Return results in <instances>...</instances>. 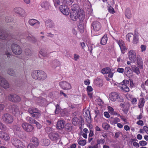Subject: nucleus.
Instances as JSON below:
<instances>
[{"label":"nucleus","mask_w":148,"mask_h":148,"mask_svg":"<svg viewBox=\"0 0 148 148\" xmlns=\"http://www.w3.org/2000/svg\"><path fill=\"white\" fill-rule=\"evenodd\" d=\"M8 74L10 75L14 76L15 75L14 71L11 69H9L8 71Z\"/></svg>","instance_id":"51"},{"label":"nucleus","mask_w":148,"mask_h":148,"mask_svg":"<svg viewBox=\"0 0 148 148\" xmlns=\"http://www.w3.org/2000/svg\"><path fill=\"white\" fill-rule=\"evenodd\" d=\"M110 123L112 125L117 124L118 122H120V120L118 117L113 118L111 117L110 119Z\"/></svg>","instance_id":"26"},{"label":"nucleus","mask_w":148,"mask_h":148,"mask_svg":"<svg viewBox=\"0 0 148 148\" xmlns=\"http://www.w3.org/2000/svg\"><path fill=\"white\" fill-rule=\"evenodd\" d=\"M53 1L55 5H59L60 4V1L59 0H53Z\"/></svg>","instance_id":"60"},{"label":"nucleus","mask_w":148,"mask_h":148,"mask_svg":"<svg viewBox=\"0 0 148 148\" xmlns=\"http://www.w3.org/2000/svg\"><path fill=\"white\" fill-rule=\"evenodd\" d=\"M40 53L42 56L46 57L47 55V52H46L45 50L44 49H41L40 51Z\"/></svg>","instance_id":"54"},{"label":"nucleus","mask_w":148,"mask_h":148,"mask_svg":"<svg viewBox=\"0 0 148 148\" xmlns=\"http://www.w3.org/2000/svg\"><path fill=\"white\" fill-rule=\"evenodd\" d=\"M108 109L109 112L112 115H118V114L115 111H114V109L110 106L108 107Z\"/></svg>","instance_id":"33"},{"label":"nucleus","mask_w":148,"mask_h":148,"mask_svg":"<svg viewBox=\"0 0 148 148\" xmlns=\"http://www.w3.org/2000/svg\"><path fill=\"white\" fill-rule=\"evenodd\" d=\"M125 15L126 17L128 19L131 18L132 17V13L131 11L129 8L126 9L125 12Z\"/></svg>","instance_id":"30"},{"label":"nucleus","mask_w":148,"mask_h":148,"mask_svg":"<svg viewBox=\"0 0 148 148\" xmlns=\"http://www.w3.org/2000/svg\"><path fill=\"white\" fill-rule=\"evenodd\" d=\"M118 43L122 52L124 51L127 49L125 46V44L123 40H120L119 41Z\"/></svg>","instance_id":"25"},{"label":"nucleus","mask_w":148,"mask_h":148,"mask_svg":"<svg viewBox=\"0 0 148 148\" xmlns=\"http://www.w3.org/2000/svg\"><path fill=\"white\" fill-rule=\"evenodd\" d=\"M3 121L6 123H12L14 121L13 118L11 115L8 114H5L2 116Z\"/></svg>","instance_id":"4"},{"label":"nucleus","mask_w":148,"mask_h":148,"mask_svg":"<svg viewBox=\"0 0 148 148\" xmlns=\"http://www.w3.org/2000/svg\"><path fill=\"white\" fill-rule=\"evenodd\" d=\"M32 76L34 79L40 81H43L46 79L47 75L45 73L41 70L34 71L32 74Z\"/></svg>","instance_id":"2"},{"label":"nucleus","mask_w":148,"mask_h":148,"mask_svg":"<svg viewBox=\"0 0 148 148\" xmlns=\"http://www.w3.org/2000/svg\"><path fill=\"white\" fill-rule=\"evenodd\" d=\"M125 74L128 77H131L133 76V74L132 70L129 67H126L124 70Z\"/></svg>","instance_id":"19"},{"label":"nucleus","mask_w":148,"mask_h":148,"mask_svg":"<svg viewBox=\"0 0 148 148\" xmlns=\"http://www.w3.org/2000/svg\"><path fill=\"white\" fill-rule=\"evenodd\" d=\"M137 66L140 69H143V62L141 57L137 56Z\"/></svg>","instance_id":"23"},{"label":"nucleus","mask_w":148,"mask_h":148,"mask_svg":"<svg viewBox=\"0 0 148 148\" xmlns=\"http://www.w3.org/2000/svg\"><path fill=\"white\" fill-rule=\"evenodd\" d=\"M60 65V62L59 61L57 60H55L52 62L51 64L53 67L55 68L57 66H59Z\"/></svg>","instance_id":"39"},{"label":"nucleus","mask_w":148,"mask_h":148,"mask_svg":"<svg viewBox=\"0 0 148 148\" xmlns=\"http://www.w3.org/2000/svg\"><path fill=\"white\" fill-rule=\"evenodd\" d=\"M90 83V81L89 79H87L85 80L84 81V84L86 85H89Z\"/></svg>","instance_id":"64"},{"label":"nucleus","mask_w":148,"mask_h":148,"mask_svg":"<svg viewBox=\"0 0 148 148\" xmlns=\"http://www.w3.org/2000/svg\"><path fill=\"white\" fill-rule=\"evenodd\" d=\"M11 142L12 145L17 148L23 147V142L16 138H12L11 139Z\"/></svg>","instance_id":"7"},{"label":"nucleus","mask_w":148,"mask_h":148,"mask_svg":"<svg viewBox=\"0 0 148 148\" xmlns=\"http://www.w3.org/2000/svg\"><path fill=\"white\" fill-rule=\"evenodd\" d=\"M14 11L15 13L21 16H23L25 13L24 10L20 7L15 8H14Z\"/></svg>","instance_id":"18"},{"label":"nucleus","mask_w":148,"mask_h":148,"mask_svg":"<svg viewBox=\"0 0 148 148\" xmlns=\"http://www.w3.org/2000/svg\"><path fill=\"white\" fill-rule=\"evenodd\" d=\"M102 127L106 130H108L110 128V125L107 123L104 122L102 124Z\"/></svg>","instance_id":"42"},{"label":"nucleus","mask_w":148,"mask_h":148,"mask_svg":"<svg viewBox=\"0 0 148 148\" xmlns=\"http://www.w3.org/2000/svg\"><path fill=\"white\" fill-rule=\"evenodd\" d=\"M49 3L46 1L42 2L41 4V7L46 10H47L49 8Z\"/></svg>","instance_id":"38"},{"label":"nucleus","mask_w":148,"mask_h":148,"mask_svg":"<svg viewBox=\"0 0 148 148\" xmlns=\"http://www.w3.org/2000/svg\"><path fill=\"white\" fill-rule=\"evenodd\" d=\"M131 68L132 71H133L137 74L138 75L140 74V71L139 68L136 67V66L133 65L132 66Z\"/></svg>","instance_id":"31"},{"label":"nucleus","mask_w":148,"mask_h":148,"mask_svg":"<svg viewBox=\"0 0 148 148\" xmlns=\"http://www.w3.org/2000/svg\"><path fill=\"white\" fill-rule=\"evenodd\" d=\"M65 123V121L63 120L58 121L57 123L56 127L59 130H62L64 127V124Z\"/></svg>","instance_id":"22"},{"label":"nucleus","mask_w":148,"mask_h":148,"mask_svg":"<svg viewBox=\"0 0 148 148\" xmlns=\"http://www.w3.org/2000/svg\"><path fill=\"white\" fill-rule=\"evenodd\" d=\"M11 47L12 51L15 54L19 55L21 53L22 50L20 46L18 45L13 44L11 45Z\"/></svg>","instance_id":"6"},{"label":"nucleus","mask_w":148,"mask_h":148,"mask_svg":"<svg viewBox=\"0 0 148 148\" xmlns=\"http://www.w3.org/2000/svg\"><path fill=\"white\" fill-rule=\"evenodd\" d=\"M141 51L143 52L145 51L146 49V46L143 45H141L140 46Z\"/></svg>","instance_id":"59"},{"label":"nucleus","mask_w":148,"mask_h":148,"mask_svg":"<svg viewBox=\"0 0 148 148\" xmlns=\"http://www.w3.org/2000/svg\"><path fill=\"white\" fill-rule=\"evenodd\" d=\"M121 89L125 92H128L130 91L129 88L125 84H123L121 87Z\"/></svg>","instance_id":"46"},{"label":"nucleus","mask_w":148,"mask_h":148,"mask_svg":"<svg viewBox=\"0 0 148 148\" xmlns=\"http://www.w3.org/2000/svg\"><path fill=\"white\" fill-rule=\"evenodd\" d=\"M0 86L5 89L9 88V84L5 79L0 76Z\"/></svg>","instance_id":"14"},{"label":"nucleus","mask_w":148,"mask_h":148,"mask_svg":"<svg viewBox=\"0 0 148 148\" xmlns=\"http://www.w3.org/2000/svg\"><path fill=\"white\" fill-rule=\"evenodd\" d=\"M39 110L37 108H29L28 110V112L32 115L34 114L35 112L39 111Z\"/></svg>","instance_id":"35"},{"label":"nucleus","mask_w":148,"mask_h":148,"mask_svg":"<svg viewBox=\"0 0 148 148\" xmlns=\"http://www.w3.org/2000/svg\"><path fill=\"white\" fill-rule=\"evenodd\" d=\"M105 142V140L104 138H101V136H100V138L99 137L97 140V144L103 145Z\"/></svg>","instance_id":"32"},{"label":"nucleus","mask_w":148,"mask_h":148,"mask_svg":"<svg viewBox=\"0 0 148 148\" xmlns=\"http://www.w3.org/2000/svg\"><path fill=\"white\" fill-rule=\"evenodd\" d=\"M138 42V39L136 36L135 35L134 37L132 39V43L134 44H136Z\"/></svg>","instance_id":"50"},{"label":"nucleus","mask_w":148,"mask_h":148,"mask_svg":"<svg viewBox=\"0 0 148 148\" xmlns=\"http://www.w3.org/2000/svg\"><path fill=\"white\" fill-rule=\"evenodd\" d=\"M109 98L112 101H118L119 102H123L124 99L122 97H120L119 94L115 92H111L109 95Z\"/></svg>","instance_id":"3"},{"label":"nucleus","mask_w":148,"mask_h":148,"mask_svg":"<svg viewBox=\"0 0 148 148\" xmlns=\"http://www.w3.org/2000/svg\"><path fill=\"white\" fill-rule=\"evenodd\" d=\"M26 120L29 123L32 124L34 123V119L31 117L27 116L26 117Z\"/></svg>","instance_id":"53"},{"label":"nucleus","mask_w":148,"mask_h":148,"mask_svg":"<svg viewBox=\"0 0 148 148\" xmlns=\"http://www.w3.org/2000/svg\"><path fill=\"white\" fill-rule=\"evenodd\" d=\"M135 35H134L132 34L131 33H129L126 35V38L127 41L130 42L134 37Z\"/></svg>","instance_id":"36"},{"label":"nucleus","mask_w":148,"mask_h":148,"mask_svg":"<svg viewBox=\"0 0 148 148\" xmlns=\"http://www.w3.org/2000/svg\"><path fill=\"white\" fill-rule=\"evenodd\" d=\"M9 109L12 113L14 115L19 112V109L18 107L15 105H11Z\"/></svg>","instance_id":"17"},{"label":"nucleus","mask_w":148,"mask_h":148,"mask_svg":"<svg viewBox=\"0 0 148 148\" xmlns=\"http://www.w3.org/2000/svg\"><path fill=\"white\" fill-rule=\"evenodd\" d=\"M107 9L108 12L110 14H114L115 12L114 9L110 5L107 6Z\"/></svg>","instance_id":"44"},{"label":"nucleus","mask_w":148,"mask_h":148,"mask_svg":"<svg viewBox=\"0 0 148 148\" xmlns=\"http://www.w3.org/2000/svg\"><path fill=\"white\" fill-rule=\"evenodd\" d=\"M92 29L95 31L97 32L99 31L101 28V24L99 21H94L92 23Z\"/></svg>","instance_id":"9"},{"label":"nucleus","mask_w":148,"mask_h":148,"mask_svg":"<svg viewBox=\"0 0 148 148\" xmlns=\"http://www.w3.org/2000/svg\"><path fill=\"white\" fill-rule=\"evenodd\" d=\"M32 115L33 117L36 119L39 118L41 116V112L40 110H39V111L35 112Z\"/></svg>","instance_id":"40"},{"label":"nucleus","mask_w":148,"mask_h":148,"mask_svg":"<svg viewBox=\"0 0 148 148\" xmlns=\"http://www.w3.org/2000/svg\"><path fill=\"white\" fill-rule=\"evenodd\" d=\"M93 90L92 87L89 86H88L87 87V92H91Z\"/></svg>","instance_id":"63"},{"label":"nucleus","mask_w":148,"mask_h":148,"mask_svg":"<svg viewBox=\"0 0 148 148\" xmlns=\"http://www.w3.org/2000/svg\"><path fill=\"white\" fill-rule=\"evenodd\" d=\"M73 1V0H63L62 2L65 5H71Z\"/></svg>","instance_id":"47"},{"label":"nucleus","mask_w":148,"mask_h":148,"mask_svg":"<svg viewBox=\"0 0 148 148\" xmlns=\"http://www.w3.org/2000/svg\"><path fill=\"white\" fill-rule=\"evenodd\" d=\"M128 58L131 62H135L136 61V53L135 51L133 50H130L128 52Z\"/></svg>","instance_id":"11"},{"label":"nucleus","mask_w":148,"mask_h":148,"mask_svg":"<svg viewBox=\"0 0 148 148\" xmlns=\"http://www.w3.org/2000/svg\"><path fill=\"white\" fill-rule=\"evenodd\" d=\"M94 84L98 87H101L103 85V81L102 79L97 77L94 80Z\"/></svg>","instance_id":"21"},{"label":"nucleus","mask_w":148,"mask_h":148,"mask_svg":"<svg viewBox=\"0 0 148 148\" xmlns=\"http://www.w3.org/2000/svg\"><path fill=\"white\" fill-rule=\"evenodd\" d=\"M49 138L53 141L58 140L59 138V134L57 132H51L49 135Z\"/></svg>","instance_id":"20"},{"label":"nucleus","mask_w":148,"mask_h":148,"mask_svg":"<svg viewBox=\"0 0 148 148\" xmlns=\"http://www.w3.org/2000/svg\"><path fill=\"white\" fill-rule=\"evenodd\" d=\"M108 37L106 35H104L101 38L100 43L102 45H105L107 43Z\"/></svg>","instance_id":"29"},{"label":"nucleus","mask_w":148,"mask_h":148,"mask_svg":"<svg viewBox=\"0 0 148 148\" xmlns=\"http://www.w3.org/2000/svg\"><path fill=\"white\" fill-rule=\"evenodd\" d=\"M28 23L31 26H34L35 28H37L40 26V23L35 19H31L29 20Z\"/></svg>","instance_id":"16"},{"label":"nucleus","mask_w":148,"mask_h":148,"mask_svg":"<svg viewBox=\"0 0 148 148\" xmlns=\"http://www.w3.org/2000/svg\"><path fill=\"white\" fill-rule=\"evenodd\" d=\"M12 19V18L10 17H5V21L7 23H9L10 22L12 23V22H11Z\"/></svg>","instance_id":"61"},{"label":"nucleus","mask_w":148,"mask_h":148,"mask_svg":"<svg viewBox=\"0 0 148 148\" xmlns=\"http://www.w3.org/2000/svg\"><path fill=\"white\" fill-rule=\"evenodd\" d=\"M70 17L71 19L75 21L78 18L79 21H82L84 18V12L83 10L80 9L77 11V12H71Z\"/></svg>","instance_id":"1"},{"label":"nucleus","mask_w":148,"mask_h":148,"mask_svg":"<svg viewBox=\"0 0 148 148\" xmlns=\"http://www.w3.org/2000/svg\"><path fill=\"white\" fill-rule=\"evenodd\" d=\"M50 143L49 140L47 139H43L42 142V145L43 146H47L49 145Z\"/></svg>","instance_id":"37"},{"label":"nucleus","mask_w":148,"mask_h":148,"mask_svg":"<svg viewBox=\"0 0 148 148\" xmlns=\"http://www.w3.org/2000/svg\"><path fill=\"white\" fill-rule=\"evenodd\" d=\"M137 124L141 126H143L144 125V123L142 120H139L137 122Z\"/></svg>","instance_id":"62"},{"label":"nucleus","mask_w":148,"mask_h":148,"mask_svg":"<svg viewBox=\"0 0 148 148\" xmlns=\"http://www.w3.org/2000/svg\"><path fill=\"white\" fill-rule=\"evenodd\" d=\"M59 9L64 14L68 15L69 14V10L66 6L61 5L59 7Z\"/></svg>","instance_id":"15"},{"label":"nucleus","mask_w":148,"mask_h":148,"mask_svg":"<svg viewBox=\"0 0 148 148\" xmlns=\"http://www.w3.org/2000/svg\"><path fill=\"white\" fill-rule=\"evenodd\" d=\"M78 8V6L77 4H74L72 5L71 7V12H77V8Z\"/></svg>","instance_id":"41"},{"label":"nucleus","mask_w":148,"mask_h":148,"mask_svg":"<svg viewBox=\"0 0 148 148\" xmlns=\"http://www.w3.org/2000/svg\"><path fill=\"white\" fill-rule=\"evenodd\" d=\"M21 126L25 131L28 132H32L34 129V127L32 125L25 122L22 124Z\"/></svg>","instance_id":"5"},{"label":"nucleus","mask_w":148,"mask_h":148,"mask_svg":"<svg viewBox=\"0 0 148 148\" xmlns=\"http://www.w3.org/2000/svg\"><path fill=\"white\" fill-rule=\"evenodd\" d=\"M79 119L77 117H74L72 119V122L73 125H76L77 124Z\"/></svg>","instance_id":"48"},{"label":"nucleus","mask_w":148,"mask_h":148,"mask_svg":"<svg viewBox=\"0 0 148 148\" xmlns=\"http://www.w3.org/2000/svg\"><path fill=\"white\" fill-rule=\"evenodd\" d=\"M118 116H120L121 119L123 120L124 122H127V120L123 116H121L120 114H118L117 115Z\"/></svg>","instance_id":"58"},{"label":"nucleus","mask_w":148,"mask_h":148,"mask_svg":"<svg viewBox=\"0 0 148 148\" xmlns=\"http://www.w3.org/2000/svg\"><path fill=\"white\" fill-rule=\"evenodd\" d=\"M0 138L5 141L9 140L10 139L9 134L2 131H0Z\"/></svg>","instance_id":"13"},{"label":"nucleus","mask_w":148,"mask_h":148,"mask_svg":"<svg viewBox=\"0 0 148 148\" xmlns=\"http://www.w3.org/2000/svg\"><path fill=\"white\" fill-rule=\"evenodd\" d=\"M111 69L109 67L105 68L101 70V73L103 74H107L110 71Z\"/></svg>","instance_id":"43"},{"label":"nucleus","mask_w":148,"mask_h":148,"mask_svg":"<svg viewBox=\"0 0 148 148\" xmlns=\"http://www.w3.org/2000/svg\"><path fill=\"white\" fill-rule=\"evenodd\" d=\"M77 142L79 144L82 146L85 145L86 143V140H78Z\"/></svg>","instance_id":"49"},{"label":"nucleus","mask_w":148,"mask_h":148,"mask_svg":"<svg viewBox=\"0 0 148 148\" xmlns=\"http://www.w3.org/2000/svg\"><path fill=\"white\" fill-rule=\"evenodd\" d=\"M30 143L28 145L38 146L39 144L38 139L35 137H33L30 140Z\"/></svg>","instance_id":"24"},{"label":"nucleus","mask_w":148,"mask_h":148,"mask_svg":"<svg viewBox=\"0 0 148 148\" xmlns=\"http://www.w3.org/2000/svg\"><path fill=\"white\" fill-rule=\"evenodd\" d=\"M145 102V101L144 98H140L138 104V107L140 108H142L144 106Z\"/></svg>","instance_id":"34"},{"label":"nucleus","mask_w":148,"mask_h":148,"mask_svg":"<svg viewBox=\"0 0 148 148\" xmlns=\"http://www.w3.org/2000/svg\"><path fill=\"white\" fill-rule=\"evenodd\" d=\"M140 145L142 146L146 145L147 144V142L144 140H141L139 142Z\"/></svg>","instance_id":"56"},{"label":"nucleus","mask_w":148,"mask_h":148,"mask_svg":"<svg viewBox=\"0 0 148 148\" xmlns=\"http://www.w3.org/2000/svg\"><path fill=\"white\" fill-rule=\"evenodd\" d=\"M0 129L3 131H5L6 130V127L5 125L1 122H0Z\"/></svg>","instance_id":"52"},{"label":"nucleus","mask_w":148,"mask_h":148,"mask_svg":"<svg viewBox=\"0 0 148 148\" xmlns=\"http://www.w3.org/2000/svg\"><path fill=\"white\" fill-rule=\"evenodd\" d=\"M64 127L65 130L68 132H71L73 128L72 125L69 123H66Z\"/></svg>","instance_id":"27"},{"label":"nucleus","mask_w":148,"mask_h":148,"mask_svg":"<svg viewBox=\"0 0 148 148\" xmlns=\"http://www.w3.org/2000/svg\"><path fill=\"white\" fill-rule=\"evenodd\" d=\"M59 85L60 87L64 90H69L71 88V84L66 81L60 82Z\"/></svg>","instance_id":"10"},{"label":"nucleus","mask_w":148,"mask_h":148,"mask_svg":"<svg viewBox=\"0 0 148 148\" xmlns=\"http://www.w3.org/2000/svg\"><path fill=\"white\" fill-rule=\"evenodd\" d=\"M124 70L125 69L122 68H119L117 70V72L121 73H122L124 72Z\"/></svg>","instance_id":"57"},{"label":"nucleus","mask_w":148,"mask_h":148,"mask_svg":"<svg viewBox=\"0 0 148 148\" xmlns=\"http://www.w3.org/2000/svg\"><path fill=\"white\" fill-rule=\"evenodd\" d=\"M45 24L46 26L48 28H51L54 26L53 21L50 20L49 19L46 21Z\"/></svg>","instance_id":"28"},{"label":"nucleus","mask_w":148,"mask_h":148,"mask_svg":"<svg viewBox=\"0 0 148 148\" xmlns=\"http://www.w3.org/2000/svg\"><path fill=\"white\" fill-rule=\"evenodd\" d=\"M12 36L8 34L6 32H4L3 30L0 29V39L10 40L11 38H12Z\"/></svg>","instance_id":"8"},{"label":"nucleus","mask_w":148,"mask_h":148,"mask_svg":"<svg viewBox=\"0 0 148 148\" xmlns=\"http://www.w3.org/2000/svg\"><path fill=\"white\" fill-rule=\"evenodd\" d=\"M9 99L14 102H18L21 100L20 97L16 94H11L8 96Z\"/></svg>","instance_id":"12"},{"label":"nucleus","mask_w":148,"mask_h":148,"mask_svg":"<svg viewBox=\"0 0 148 148\" xmlns=\"http://www.w3.org/2000/svg\"><path fill=\"white\" fill-rule=\"evenodd\" d=\"M55 106L56 109L55 111V112L56 114H58L61 111V108L58 104L56 105Z\"/></svg>","instance_id":"45"},{"label":"nucleus","mask_w":148,"mask_h":148,"mask_svg":"<svg viewBox=\"0 0 148 148\" xmlns=\"http://www.w3.org/2000/svg\"><path fill=\"white\" fill-rule=\"evenodd\" d=\"M74 60L75 61H76L79 58V56L76 53H75L73 55Z\"/></svg>","instance_id":"55"}]
</instances>
